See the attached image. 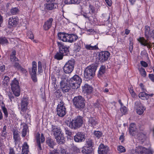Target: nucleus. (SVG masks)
<instances>
[{
  "label": "nucleus",
  "mask_w": 154,
  "mask_h": 154,
  "mask_svg": "<svg viewBox=\"0 0 154 154\" xmlns=\"http://www.w3.org/2000/svg\"><path fill=\"white\" fill-rule=\"evenodd\" d=\"M67 126L72 129H77L81 127L83 124V118L81 116H77L72 121L66 120Z\"/></svg>",
  "instance_id": "1"
},
{
  "label": "nucleus",
  "mask_w": 154,
  "mask_h": 154,
  "mask_svg": "<svg viewBox=\"0 0 154 154\" xmlns=\"http://www.w3.org/2000/svg\"><path fill=\"white\" fill-rule=\"evenodd\" d=\"M96 68L94 66H90L86 68L84 71L85 79L87 80L91 79L95 75Z\"/></svg>",
  "instance_id": "2"
},
{
  "label": "nucleus",
  "mask_w": 154,
  "mask_h": 154,
  "mask_svg": "<svg viewBox=\"0 0 154 154\" xmlns=\"http://www.w3.org/2000/svg\"><path fill=\"white\" fill-rule=\"evenodd\" d=\"M82 79L77 75H75L69 80V83L72 88L77 89L80 86L82 82Z\"/></svg>",
  "instance_id": "3"
},
{
  "label": "nucleus",
  "mask_w": 154,
  "mask_h": 154,
  "mask_svg": "<svg viewBox=\"0 0 154 154\" xmlns=\"http://www.w3.org/2000/svg\"><path fill=\"white\" fill-rule=\"evenodd\" d=\"M85 99L81 96L75 97L73 99V103L75 107L79 109L83 108L84 107Z\"/></svg>",
  "instance_id": "4"
},
{
  "label": "nucleus",
  "mask_w": 154,
  "mask_h": 154,
  "mask_svg": "<svg viewBox=\"0 0 154 154\" xmlns=\"http://www.w3.org/2000/svg\"><path fill=\"white\" fill-rule=\"evenodd\" d=\"M12 91L14 95L16 97L19 96L20 94V89L18 81L14 79L11 84Z\"/></svg>",
  "instance_id": "5"
},
{
  "label": "nucleus",
  "mask_w": 154,
  "mask_h": 154,
  "mask_svg": "<svg viewBox=\"0 0 154 154\" xmlns=\"http://www.w3.org/2000/svg\"><path fill=\"white\" fill-rule=\"evenodd\" d=\"M75 60L73 59H71L67 62L63 67V70L64 72L66 74L71 73L73 70Z\"/></svg>",
  "instance_id": "6"
},
{
  "label": "nucleus",
  "mask_w": 154,
  "mask_h": 154,
  "mask_svg": "<svg viewBox=\"0 0 154 154\" xmlns=\"http://www.w3.org/2000/svg\"><path fill=\"white\" fill-rule=\"evenodd\" d=\"M131 152L133 154H151L150 150L142 146H138L135 149H133Z\"/></svg>",
  "instance_id": "7"
},
{
  "label": "nucleus",
  "mask_w": 154,
  "mask_h": 154,
  "mask_svg": "<svg viewBox=\"0 0 154 154\" xmlns=\"http://www.w3.org/2000/svg\"><path fill=\"white\" fill-rule=\"evenodd\" d=\"M57 115L61 117L64 116L66 113V109L62 102H60L58 105L57 109Z\"/></svg>",
  "instance_id": "8"
},
{
  "label": "nucleus",
  "mask_w": 154,
  "mask_h": 154,
  "mask_svg": "<svg viewBox=\"0 0 154 154\" xmlns=\"http://www.w3.org/2000/svg\"><path fill=\"white\" fill-rule=\"evenodd\" d=\"M137 40L141 45L146 46L147 48H149L154 47V43H151L149 41L148 39L146 40L143 37H140L137 38Z\"/></svg>",
  "instance_id": "9"
},
{
  "label": "nucleus",
  "mask_w": 154,
  "mask_h": 154,
  "mask_svg": "<svg viewBox=\"0 0 154 154\" xmlns=\"http://www.w3.org/2000/svg\"><path fill=\"white\" fill-rule=\"evenodd\" d=\"M110 55L109 53L107 51L100 52L98 54L97 59L101 62L107 60Z\"/></svg>",
  "instance_id": "10"
},
{
  "label": "nucleus",
  "mask_w": 154,
  "mask_h": 154,
  "mask_svg": "<svg viewBox=\"0 0 154 154\" xmlns=\"http://www.w3.org/2000/svg\"><path fill=\"white\" fill-rule=\"evenodd\" d=\"M50 129L54 137H57L58 135L62 133L60 127L55 125L51 124Z\"/></svg>",
  "instance_id": "11"
},
{
  "label": "nucleus",
  "mask_w": 154,
  "mask_h": 154,
  "mask_svg": "<svg viewBox=\"0 0 154 154\" xmlns=\"http://www.w3.org/2000/svg\"><path fill=\"white\" fill-rule=\"evenodd\" d=\"M134 107L136 109L137 113L139 115L142 114L145 109V108L139 101L135 103Z\"/></svg>",
  "instance_id": "12"
},
{
  "label": "nucleus",
  "mask_w": 154,
  "mask_h": 154,
  "mask_svg": "<svg viewBox=\"0 0 154 154\" xmlns=\"http://www.w3.org/2000/svg\"><path fill=\"white\" fill-rule=\"evenodd\" d=\"M57 43L59 48V51L60 53L65 55L69 52V46L64 45L62 43L58 42Z\"/></svg>",
  "instance_id": "13"
},
{
  "label": "nucleus",
  "mask_w": 154,
  "mask_h": 154,
  "mask_svg": "<svg viewBox=\"0 0 154 154\" xmlns=\"http://www.w3.org/2000/svg\"><path fill=\"white\" fill-rule=\"evenodd\" d=\"M85 139V136L84 134L81 132H78L74 137V141L76 142L84 141Z\"/></svg>",
  "instance_id": "14"
},
{
  "label": "nucleus",
  "mask_w": 154,
  "mask_h": 154,
  "mask_svg": "<svg viewBox=\"0 0 154 154\" xmlns=\"http://www.w3.org/2000/svg\"><path fill=\"white\" fill-rule=\"evenodd\" d=\"M60 88L63 92L64 93H66L69 91L70 88L69 85L67 84L65 80H63L60 83Z\"/></svg>",
  "instance_id": "15"
},
{
  "label": "nucleus",
  "mask_w": 154,
  "mask_h": 154,
  "mask_svg": "<svg viewBox=\"0 0 154 154\" xmlns=\"http://www.w3.org/2000/svg\"><path fill=\"white\" fill-rule=\"evenodd\" d=\"M109 147L103 144H100L99 146L98 152L99 154H106L109 151Z\"/></svg>",
  "instance_id": "16"
},
{
  "label": "nucleus",
  "mask_w": 154,
  "mask_h": 154,
  "mask_svg": "<svg viewBox=\"0 0 154 154\" xmlns=\"http://www.w3.org/2000/svg\"><path fill=\"white\" fill-rule=\"evenodd\" d=\"M49 3H53L54 2L55 0H46ZM45 8L46 10H52L56 8V7L57 6V5L55 3L54 4V3L49 4H45L44 5Z\"/></svg>",
  "instance_id": "17"
},
{
  "label": "nucleus",
  "mask_w": 154,
  "mask_h": 154,
  "mask_svg": "<svg viewBox=\"0 0 154 154\" xmlns=\"http://www.w3.org/2000/svg\"><path fill=\"white\" fill-rule=\"evenodd\" d=\"M82 89L84 93H86L88 94H91L93 90V88L87 84L84 85L82 87Z\"/></svg>",
  "instance_id": "18"
},
{
  "label": "nucleus",
  "mask_w": 154,
  "mask_h": 154,
  "mask_svg": "<svg viewBox=\"0 0 154 154\" xmlns=\"http://www.w3.org/2000/svg\"><path fill=\"white\" fill-rule=\"evenodd\" d=\"M88 123L90 126L94 127L98 124V121L96 118L90 117L88 118Z\"/></svg>",
  "instance_id": "19"
},
{
  "label": "nucleus",
  "mask_w": 154,
  "mask_h": 154,
  "mask_svg": "<svg viewBox=\"0 0 154 154\" xmlns=\"http://www.w3.org/2000/svg\"><path fill=\"white\" fill-rule=\"evenodd\" d=\"M129 132L131 135L134 137L136 136V135L138 133L135 125L134 123H131L130 125Z\"/></svg>",
  "instance_id": "20"
},
{
  "label": "nucleus",
  "mask_w": 154,
  "mask_h": 154,
  "mask_svg": "<svg viewBox=\"0 0 154 154\" xmlns=\"http://www.w3.org/2000/svg\"><path fill=\"white\" fill-rule=\"evenodd\" d=\"M68 34L64 32H59L58 34V39L64 42H67Z\"/></svg>",
  "instance_id": "21"
},
{
  "label": "nucleus",
  "mask_w": 154,
  "mask_h": 154,
  "mask_svg": "<svg viewBox=\"0 0 154 154\" xmlns=\"http://www.w3.org/2000/svg\"><path fill=\"white\" fill-rule=\"evenodd\" d=\"M53 21V18H51L45 23L43 27L45 30H48L51 27Z\"/></svg>",
  "instance_id": "22"
},
{
  "label": "nucleus",
  "mask_w": 154,
  "mask_h": 154,
  "mask_svg": "<svg viewBox=\"0 0 154 154\" xmlns=\"http://www.w3.org/2000/svg\"><path fill=\"white\" fill-rule=\"evenodd\" d=\"M28 102L27 100L24 99L22 100L21 103V110L23 112H24L26 110L27 108Z\"/></svg>",
  "instance_id": "23"
},
{
  "label": "nucleus",
  "mask_w": 154,
  "mask_h": 154,
  "mask_svg": "<svg viewBox=\"0 0 154 154\" xmlns=\"http://www.w3.org/2000/svg\"><path fill=\"white\" fill-rule=\"evenodd\" d=\"M32 68L29 70V72L31 75H36L37 71V64L35 61H33L32 63Z\"/></svg>",
  "instance_id": "24"
},
{
  "label": "nucleus",
  "mask_w": 154,
  "mask_h": 154,
  "mask_svg": "<svg viewBox=\"0 0 154 154\" xmlns=\"http://www.w3.org/2000/svg\"><path fill=\"white\" fill-rule=\"evenodd\" d=\"M67 42L69 43H72L75 42L78 38V36L74 34H68Z\"/></svg>",
  "instance_id": "25"
},
{
  "label": "nucleus",
  "mask_w": 154,
  "mask_h": 154,
  "mask_svg": "<svg viewBox=\"0 0 154 154\" xmlns=\"http://www.w3.org/2000/svg\"><path fill=\"white\" fill-rule=\"evenodd\" d=\"M17 23V22L16 18L12 17L9 18L8 25L10 28L15 26Z\"/></svg>",
  "instance_id": "26"
},
{
  "label": "nucleus",
  "mask_w": 154,
  "mask_h": 154,
  "mask_svg": "<svg viewBox=\"0 0 154 154\" xmlns=\"http://www.w3.org/2000/svg\"><path fill=\"white\" fill-rule=\"evenodd\" d=\"M13 139L16 145L19 142L20 140V136L18 131L14 130L13 131Z\"/></svg>",
  "instance_id": "27"
},
{
  "label": "nucleus",
  "mask_w": 154,
  "mask_h": 154,
  "mask_svg": "<svg viewBox=\"0 0 154 154\" xmlns=\"http://www.w3.org/2000/svg\"><path fill=\"white\" fill-rule=\"evenodd\" d=\"M54 138L56 139L57 142L59 144L63 143L65 141L63 133L58 135L57 137H55Z\"/></svg>",
  "instance_id": "28"
},
{
  "label": "nucleus",
  "mask_w": 154,
  "mask_h": 154,
  "mask_svg": "<svg viewBox=\"0 0 154 154\" xmlns=\"http://www.w3.org/2000/svg\"><path fill=\"white\" fill-rule=\"evenodd\" d=\"M46 143L48 146L52 148H53L55 144V142L52 139L49 137L47 139Z\"/></svg>",
  "instance_id": "29"
},
{
  "label": "nucleus",
  "mask_w": 154,
  "mask_h": 154,
  "mask_svg": "<svg viewBox=\"0 0 154 154\" xmlns=\"http://www.w3.org/2000/svg\"><path fill=\"white\" fill-rule=\"evenodd\" d=\"M82 151L83 153L89 154L92 152V149L91 147L85 146L82 148Z\"/></svg>",
  "instance_id": "30"
},
{
  "label": "nucleus",
  "mask_w": 154,
  "mask_h": 154,
  "mask_svg": "<svg viewBox=\"0 0 154 154\" xmlns=\"http://www.w3.org/2000/svg\"><path fill=\"white\" fill-rule=\"evenodd\" d=\"M106 71V67L103 66H102L100 68L98 74V77L100 78L104 74Z\"/></svg>",
  "instance_id": "31"
},
{
  "label": "nucleus",
  "mask_w": 154,
  "mask_h": 154,
  "mask_svg": "<svg viewBox=\"0 0 154 154\" xmlns=\"http://www.w3.org/2000/svg\"><path fill=\"white\" fill-rule=\"evenodd\" d=\"M151 33L152 32H150V27L148 26H145V35L147 39H148L149 37H150Z\"/></svg>",
  "instance_id": "32"
},
{
  "label": "nucleus",
  "mask_w": 154,
  "mask_h": 154,
  "mask_svg": "<svg viewBox=\"0 0 154 154\" xmlns=\"http://www.w3.org/2000/svg\"><path fill=\"white\" fill-rule=\"evenodd\" d=\"M86 49L89 50H95L98 49L97 46V45H93L91 44L90 45H85Z\"/></svg>",
  "instance_id": "33"
},
{
  "label": "nucleus",
  "mask_w": 154,
  "mask_h": 154,
  "mask_svg": "<svg viewBox=\"0 0 154 154\" xmlns=\"http://www.w3.org/2000/svg\"><path fill=\"white\" fill-rule=\"evenodd\" d=\"M22 153L23 154H27L28 152V146L26 143H24L23 146Z\"/></svg>",
  "instance_id": "34"
},
{
  "label": "nucleus",
  "mask_w": 154,
  "mask_h": 154,
  "mask_svg": "<svg viewBox=\"0 0 154 154\" xmlns=\"http://www.w3.org/2000/svg\"><path fill=\"white\" fill-rule=\"evenodd\" d=\"M148 94L144 92H141L139 93V97L141 99L145 100H147L148 99L149 97H148Z\"/></svg>",
  "instance_id": "35"
},
{
  "label": "nucleus",
  "mask_w": 154,
  "mask_h": 154,
  "mask_svg": "<svg viewBox=\"0 0 154 154\" xmlns=\"http://www.w3.org/2000/svg\"><path fill=\"white\" fill-rule=\"evenodd\" d=\"M134 137L137 138L140 140H143L145 139L146 138V135L142 133L139 134H138V133H137V134L136 135V136L135 137Z\"/></svg>",
  "instance_id": "36"
},
{
  "label": "nucleus",
  "mask_w": 154,
  "mask_h": 154,
  "mask_svg": "<svg viewBox=\"0 0 154 154\" xmlns=\"http://www.w3.org/2000/svg\"><path fill=\"white\" fill-rule=\"evenodd\" d=\"M40 134L38 133L36 135V140L37 142V145L38 147V149L40 150H42V148L41 146L40 142Z\"/></svg>",
  "instance_id": "37"
},
{
  "label": "nucleus",
  "mask_w": 154,
  "mask_h": 154,
  "mask_svg": "<svg viewBox=\"0 0 154 154\" xmlns=\"http://www.w3.org/2000/svg\"><path fill=\"white\" fill-rule=\"evenodd\" d=\"M64 55V54L59 52L56 54L54 55V57L55 59L57 60H60L63 59Z\"/></svg>",
  "instance_id": "38"
},
{
  "label": "nucleus",
  "mask_w": 154,
  "mask_h": 154,
  "mask_svg": "<svg viewBox=\"0 0 154 154\" xmlns=\"http://www.w3.org/2000/svg\"><path fill=\"white\" fill-rule=\"evenodd\" d=\"M15 55L16 51H13L12 52V54L10 55V60L12 62L16 61V60H18V59L16 57Z\"/></svg>",
  "instance_id": "39"
},
{
  "label": "nucleus",
  "mask_w": 154,
  "mask_h": 154,
  "mask_svg": "<svg viewBox=\"0 0 154 154\" xmlns=\"http://www.w3.org/2000/svg\"><path fill=\"white\" fill-rule=\"evenodd\" d=\"M8 43V41L5 37H0V44L2 45H6Z\"/></svg>",
  "instance_id": "40"
},
{
  "label": "nucleus",
  "mask_w": 154,
  "mask_h": 154,
  "mask_svg": "<svg viewBox=\"0 0 154 154\" xmlns=\"http://www.w3.org/2000/svg\"><path fill=\"white\" fill-rule=\"evenodd\" d=\"M7 134V132L6 131V125H5L4 126L3 130L1 132V135L2 137H3L4 138H6Z\"/></svg>",
  "instance_id": "41"
},
{
  "label": "nucleus",
  "mask_w": 154,
  "mask_h": 154,
  "mask_svg": "<svg viewBox=\"0 0 154 154\" xmlns=\"http://www.w3.org/2000/svg\"><path fill=\"white\" fill-rule=\"evenodd\" d=\"M13 66L15 68L17 69L20 67L21 65L19 64V60L18 59L17 60H16L12 63Z\"/></svg>",
  "instance_id": "42"
},
{
  "label": "nucleus",
  "mask_w": 154,
  "mask_h": 154,
  "mask_svg": "<svg viewBox=\"0 0 154 154\" xmlns=\"http://www.w3.org/2000/svg\"><path fill=\"white\" fill-rule=\"evenodd\" d=\"M117 150L119 153L124 152L126 151L125 147L122 146H119L118 147Z\"/></svg>",
  "instance_id": "43"
},
{
  "label": "nucleus",
  "mask_w": 154,
  "mask_h": 154,
  "mask_svg": "<svg viewBox=\"0 0 154 154\" xmlns=\"http://www.w3.org/2000/svg\"><path fill=\"white\" fill-rule=\"evenodd\" d=\"M42 63L40 61H39L38 62V72L40 73H42Z\"/></svg>",
  "instance_id": "44"
},
{
  "label": "nucleus",
  "mask_w": 154,
  "mask_h": 154,
  "mask_svg": "<svg viewBox=\"0 0 154 154\" xmlns=\"http://www.w3.org/2000/svg\"><path fill=\"white\" fill-rule=\"evenodd\" d=\"M86 144L88 146V147H91L93 146L94 143L93 142L92 140L88 139L86 141Z\"/></svg>",
  "instance_id": "45"
},
{
  "label": "nucleus",
  "mask_w": 154,
  "mask_h": 154,
  "mask_svg": "<svg viewBox=\"0 0 154 154\" xmlns=\"http://www.w3.org/2000/svg\"><path fill=\"white\" fill-rule=\"evenodd\" d=\"M120 110L122 115L125 114L127 112V108L125 106H122L120 108Z\"/></svg>",
  "instance_id": "46"
},
{
  "label": "nucleus",
  "mask_w": 154,
  "mask_h": 154,
  "mask_svg": "<svg viewBox=\"0 0 154 154\" xmlns=\"http://www.w3.org/2000/svg\"><path fill=\"white\" fill-rule=\"evenodd\" d=\"M2 109L3 110L5 117L7 118L8 117V113L7 109L5 106H2Z\"/></svg>",
  "instance_id": "47"
},
{
  "label": "nucleus",
  "mask_w": 154,
  "mask_h": 154,
  "mask_svg": "<svg viewBox=\"0 0 154 154\" xmlns=\"http://www.w3.org/2000/svg\"><path fill=\"white\" fill-rule=\"evenodd\" d=\"M59 151L60 152L61 154H69L67 152L66 149L62 146L60 147V149Z\"/></svg>",
  "instance_id": "48"
},
{
  "label": "nucleus",
  "mask_w": 154,
  "mask_h": 154,
  "mask_svg": "<svg viewBox=\"0 0 154 154\" xmlns=\"http://www.w3.org/2000/svg\"><path fill=\"white\" fill-rule=\"evenodd\" d=\"M139 70L141 75L143 77L146 76V72L144 69L141 68L139 69Z\"/></svg>",
  "instance_id": "49"
},
{
  "label": "nucleus",
  "mask_w": 154,
  "mask_h": 154,
  "mask_svg": "<svg viewBox=\"0 0 154 154\" xmlns=\"http://www.w3.org/2000/svg\"><path fill=\"white\" fill-rule=\"evenodd\" d=\"M27 127L26 126H24L23 127V128L22 132V136L23 137H25L26 135L27 129Z\"/></svg>",
  "instance_id": "50"
},
{
  "label": "nucleus",
  "mask_w": 154,
  "mask_h": 154,
  "mask_svg": "<svg viewBox=\"0 0 154 154\" xmlns=\"http://www.w3.org/2000/svg\"><path fill=\"white\" fill-rule=\"evenodd\" d=\"M9 78L7 76H5L4 79L2 81V83L3 84L7 85V83L8 82H9Z\"/></svg>",
  "instance_id": "51"
},
{
  "label": "nucleus",
  "mask_w": 154,
  "mask_h": 154,
  "mask_svg": "<svg viewBox=\"0 0 154 154\" xmlns=\"http://www.w3.org/2000/svg\"><path fill=\"white\" fill-rule=\"evenodd\" d=\"M94 134L95 136L98 138H100L102 135V133L98 131H95Z\"/></svg>",
  "instance_id": "52"
},
{
  "label": "nucleus",
  "mask_w": 154,
  "mask_h": 154,
  "mask_svg": "<svg viewBox=\"0 0 154 154\" xmlns=\"http://www.w3.org/2000/svg\"><path fill=\"white\" fill-rule=\"evenodd\" d=\"M129 90L132 97H135L136 96V94L135 93L134 91L132 88L130 87L129 89Z\"/></svg>",
  "instance_id": "53"
},
{
  "label": "nucleus",
  "mask_w": 154,
  "mask_h": 154,
  "mask_svg": "<svg viewBox=\"0 0 154 154\" xmlns=\"http://www.w3.org/2000/svg\"><path fill=\"white\" fill-rule=\"evenodd\" d=\"M27 36L28 37L31 39H33L34 36L32 32L30 31H28L27 33Z\"/></svg>",
  "instance_id": "54"
},
{
  "label": "nucleus",
  "mask_w": 154,
  "mask_h": 154,
  "mask_svg": "<svg viewBox=\"0 0 154 154\" xmlns=\"http://www.w3.org/2000/svg\"><path fill=\"white\" fill-rule=\"evenodd\" d=\"M7 95L10 100L11 102H12L13 99L14 98V97L13 95L12 94L11 92H9L8 93Z\"/></svg>",
  "instance_id": "55"
},
{
  "label": "nucleus",
  "mask_w": 154,
  "mask_h": 154,
  "mask_svg": "<svg viewBox=\"0 0 154 154\" xmlns=\"http://www.w3.org/2000/svg\"><path fill=\"white\" fill-rule=\"evenodd\" d=\"M72 150L74 152H80V149L76 146H73L72 147Z\"/></svg>",
  "instance_id": "56"
},
{
  "label": "nucleus",
  "mask_w": 154,
  "mask_h": 154,
  "mask_svg": "<svg viewBox=\"0 0 154 154\" xmlns=\"http://www.w3.org/2000/svg\"><path fill=\"white\" fill-rule=\"evenodd\" d=\"M19 10H11L9 14L10 15H15L17 14Z\"/></svg>",
  "instance_id": "57"
},
{
  "label": "nucleus",
  "mask_w": 154,
  "mask_h": 154,
  "mask_svg": "<svg viewBox=\"0 0 154 154\" xmlns=\"http://www.w3.org/2000/svg\"><path fill=\"white\" fill-rule=\"evenodd\" d=\"M31 77L33 81L35 82L37 81L36 75H31Z\"/></svg>",
  "instance_id": "58"
},
{
  "label": "nucleus",
  "mask_w": 154,
  "mask_h": 154,
  "mask_svg": "<svg viewBox=\"0 0 154 154\" xmlns=\"http://www.w3.org/2000/svg\"><path fill=\"white\" fill-rule=\"evenodd\" d=\"M18 69L20 70L22 73H23L26 74L27 72V71L26 69L22 67L21 66H20V67Z\"/></svg>",
  "instance_id": "59"
},
{
  "label": "nucleus",
  "mask_w": 154,
  "mask_h": 154,
  "mask_svg": "<svg viewBox=\"0 0 154 154\" xmlns=\"http://www.w3.org/2000/svg\"><path fill=\"white\" fill-rule=\"evenodd\" d=\"M51 79L52 80V85H55L56 83V78L52 76L51 77Z\"/></svg>",
  "instance_id": "60"
},
{
  "label": "nucleus",
  "mask_w": 154,
  "mask_h": 154,
  "mask_svg": "<svg viewBox=\"0 0 154 154\" xmlns=\"http://www.w3.org/2000/svg\"><path fill=\"white\" fill-rule=\"evenodd\" d=\"M9 150V154H15V151L13 148L10 147Z\"/></svg>",
  "instance_id": "61"
},
{
  "label": "nucleus",
  "mask_w": 154,
  "mask_h": 154,
  "mask_svg": "<svg viewBox=\"0 0 154 154\" xmlns=\"http://www.w3.org/2000/svg\"><path fill=\"white\" fill-rule=\"evenodd\" d=\"M140 63L142 66L144 67H146L148 66L147 63L145 62L142 61L140 62Z\"/></svg>",
  "instance_id": "62"
},
{
  "label": "nucleus",
  "mask_w": 154,
  "mask_h": 154,
  "mask_svg": "<svg viewBox=\"0 0 154 154\" xmlns=\"http://www.w3.org/2000/svg\"><path fill=\"white\" fill-rule=\"evenodd\" d=\"M49 154H59V153L58 150L56 149L51 151Z\"/></svg>",
  "instance_id": "63"
},
{
  "label": "nucleus",
  "mask_w": 154,
  "mask_h": 154,
  "mask_svg": "<svg viewBox=\"0 0 154 154\" xmlns=\"http://www.w3.org/2000/svg\"><path fill=\"white\" fill-rule=\"evenodd\" d=\"M149 77L150 80L154 82V75L152 74H149Z\"/></svg>",
  "instance_id": "64"
}]
</instances>
